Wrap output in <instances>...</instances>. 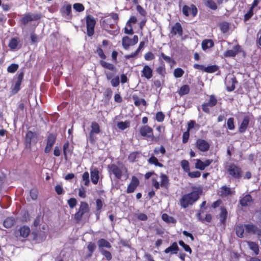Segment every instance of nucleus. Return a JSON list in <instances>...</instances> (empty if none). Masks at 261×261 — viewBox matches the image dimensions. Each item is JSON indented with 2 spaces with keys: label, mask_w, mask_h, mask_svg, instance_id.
Instances as JSON below:
<instances>
[{
  "label": "nucleus",
  "mask_w": 261,
  "mask_h": 261,
  "mask_svg": "<svg viewBox=\"0 0 261 261\" xmlns=\"http://www.w3.org/2000/svg\"><path fill=\"white\" fill-rule=\"evenodd\" d=\"M204 5L213 10H216L217 9V5L213 0H205Z\"/></svg>",
  "instance_id": "nucleus-45"
},
{
  "label": "nucleus",
  "mask_w": 261,
  "mask_h": 261,
  "mask_svg": "<svg viewBox=\"0 0 261 261\" xmlns=\"http://www.w3.org/2000/svg\"><path fill=\"white\" fill-rule=\"evenodd\" d=\"M91 129L89 133V141L91 144H95L96 143V138L94 134H98L101 130L98 123L95 121H93L91 124Z\"/></svg>",
  "instance_id": "nucleus-11"
},
{
  "label": "nucleus",
  "mask_w": 261,
  "mask_h": 261,
  "mask_svg": "<svg viewBox=\"0 0 261 261\" xmlns=\"http://www.w3.org/2000/svg\"><path fill=\"white\" fill-rule=\"evenodd\" d=\"M204 72L209 73L215 72L219 69V67L216 65H213L205 67Z\"/></svg>",
  "instance_id": "nucleus-47"
},
{
  "label": "nucleus",
  "mask_w": 261,
  "mask_h": 261,
  "mask_svg": "<svg viewBox=\"0 0 261 261\" xmlns=\"http://www.w3.org/2000/svg\"><path fill=\"white\" fill-rule=\"evenodd\" d=\"M97 245L99 249V251L101 250H105L103 248H107L110 249L112 246L111 244L106 240L104 239H100L97 241Z\"/></svg>",
  "instance_id": "nucleus-32"
},
{
  "label": "nucleus",
  "mask_w": 261,
  "mask_h": 261,
  "mask_svg": "<svg viewBox=\"0 0 261 261\" xmlns=\"http://www.w3.org/2000/svg\"><path fill=\"white\" fill-rule=\"evenodd\" d=\"M91 179L92 183L96 185L99 180V171L97 168H94L90 170Z\"/></svg>",
  "instance_id": "nucleus-29"
},
{
  "label": "nucleus",
  "mask_w": 261,
  "mask_h": 261,
  "mask_svg": "<svg viewBox=\"0 0 261 261\" xmlns=\"http://www.w3.org/2000/svg\"><path fill=\"white\" fill-rule=\"evenodd\" d=\"M178 34L179 36L181 37L183 35V29L181 24L177 22L173 25L171 27L170 32V35L172 37H174Z\"/></svg>",
  "instance_id": "nucleus-18"
},
{
  "label": "nucleus",
  "mask_w": 261,
  "mask_h": 261,
  "mask_svg": "<svg viewBox=\"0 0 261 261\" xmlns=\"http://www.w3.org/2000/svg\"><path fill=\"white\" fill-rule=\"evenodd\" d=\"M109 19H102L100 23L101 27L106 31H109V29H112L111 25L108 24Z\"/></svg>",
  "instance_id": "nucleus-53"
},
{
  "label": "nucleus",
  "mask_w": 261,
  "mask_h": 261,
  "mask_svg": "<svg viewBox=\"0 0 261 261\" xmlns=\"http://www.w3.org/2000/svg\"><path fill=\"white\" fill-rule=\"evenodd\" d=\"M238 83L235 77H231L226 82V88L227 91L231 92L236 88V84Z\"/></svg>",
  "instance_id": "nucleus-26"
},
{
  "label": "nucleus",
  "mask_w": 261,
  "mask_h": 261,
  "mask_svg": "<svg viewBox=\"0 0 261 261\" xmlns=\"http://www.w3.org/2000/svg\"><path fill=\"white\" fill-rule=\"evenodd\" d=\"M96 23V20L93 16L91 15H88L86 16V23L87 34L89 37H91L94 35Z\"/></svg>",
  "instance_id": "nucleus-10"
},
{
  "label": "nucleus",
  "mask_w": 261,
  "mask_h": 261,
  "mask_svg": "<svg viewBox=\"0 0 261 261\" xmlns=\"http://www.w3.org/2000/svg\"><path fill=\"white\" fill-rule=\"evenodd\" d=\"M139 152L138 151H134L129 153L128 156V160L129 162L133 163L138 157Z\"/></svg>",
  "instance_id": "nucleus-55"
},
{
  "label": "nucleus",
  "mask_w": 261,
  "mask_h": 261,
  "mask_svg": "<svg viewBox=\"0 0 261 261\" xmlns=\"http://www.w3.org/2000/svg\"><path fill=\"white\" fill-rule=\"evenodd\" d=\"M38 141V135L36 132L28 130L24 137V145L25 148L31 149L32 146L35 145Z\"/></svg>",
  "instance_id": "nucleus-5"
},
{
  "label": "nucleus",
  "mask_w": 261,
  "mask_h": 261,
  "mask_svg": "<svg viewBox=\"0 0 261 261\" xmlns=\"http://www.w3.org/2000/svg\"><path fill=\"white\" fill-rule=\"evenodd\" d=\"M63 151L65 160H67L68 154L71 155L73 152V147L71 148L70 146V144L68 141H67L64 144Z\"/></svg>",
  "instance_id": "nucleus-27"
},
{
  "label": "nucleus",
  "mask_w": 261,
  "mask_h": 261,
  "mask_svg": "<svg viewBox=\"0 0 261 261\" xmlns=\"http://www.w3.org/2000/svg\"><path fill=\"white\" fill-rule=\"evenodd\" d=\"M41 18V15L39 13L32 14L30 13L25 14L20 19V21L23 25H26L29 22L39 20Z\"/></svg>",
  "instance_id": "nucleus-14"
},
{
  "label": "nucleus",
  "mask_w": 261,
  "mask_h": 261,
  "mask_svg": "<svg viewBox=\"0 0 261 261\" xmlns=\"http://www.w3.org/2000/svg\"><path fill=\"white\" fill-rule=\"evenodd\" d=\"M89 212L88 204L86 202L82 201L80 203L78 211L74 215V219L76 223H80L84 215Z\"/></svg>",
  "instance_id": "nucleus-8"
},
{
  "label": "nucleus",
  "mask_w": 261,
  "mask_h": 261,
  "mask_svg": "<svg viewBox=\"0 0 261 261\" xmlns=\"http://www.w3.org/2000/svg\"><path fill=\"white\" fill-rule=\"evenodd\" d=\"M203 211L200 210L198 213L197 214V217L198 220L202 223L206 222H211L212 220V216L210 214H207L205 215L204 218H202L201 216V213H203Z\"/></svg>",
  "instance_id": "nucleus-28"
},
{
  "label": "nucleus",
  "mask_w": 261,
  "mask_h": 261,
  "mask_svg": "<svg viewBox=\"0 0 261 261\" xmlns=\"http://www.w3.org/2000/svg\"><path fill=\"white\" fill-rule=\"evenodd\" d=\"M152 69L147 65H144L141 70V76L144 77L147 80H149L152 77Z\"/></svg>",
  "instance_id": "nucleus-23"
},
{
  "label": "nucleus",
  "mask_w": 261,
  "mask_h": 261,
  "mask_svg": "<svg viewBox=\"0 0 261 261\" xmlns=\"http://www.w3.org/2000/svg\"><path fill=\"white\" fill-rule=\"evenodd\" d=\"M214 46V42L212 39H204L202 41L201 46L203 50L213 47Z\"/></svg>",
  "instance_id": "nucleus-36"
},
{
  "label": "nucleus",
  "mask_w": 261,
  "mask_h": 261,
  "mask_svg": "<svg viewBox=\"0 0 261 261\" xmlns=\"http://www.w3.org/2000/svg\"><path fill=\"white\" fill-rule=\"evenodd\" d=\"M228 215V212L224 206L220 207V213L219 215L220 221L219 223L222 225L224 227L226 224V219Z\"/></svg>",
  "instance_id": "nucleus-19"
},
{
  "label": "nucleus",
  "mask_w": 261,
  "mask_h": 261,
  "mask_svg": "<svg viewBox=\"0 0 261 261\" xmlns=\"http://www.w3.org/2000/svg\"><path fill=\"white\" fill-rule=\"evenodd\" d=\"M82 179L85 181L84 185L88 186L89 185V174L88 172H85L82 175Z\"/></svg>",
  "instance_id": "nucleus-61"
},
{
  "label": "nucleus",
  "mask_w": 261,
  "mask_h": 261,
  "mask_svg": "<svg viewBox=\"0 0 261 261\" xmlns=\"http://www.w3.org/2000/svg\"><path fill=\"white\" fill-rule=\"evenodd\" d=\"M245 230L244 225L241 224L237 225L236 228V235L240 238H243Z\"/></svg>",
  "instance_id": "nucleus-42"
},
{
  "label": "nucleus",
  "mask_w": 261,
  "mask_h": 261,
  "mask_svg": "<svg viewBox=\"0 0 261 261\" xmlns=\"http://www.w3.org/2000/svg\"><path fill=\"white\" fill-rule=\"evenodd\" d=\"M140 135L146 139H150L152 141L156 142L157 139L153 135V129L148 125H143L139 129Z\"/></svg>",
  "instance_id": "nucleus-9"
},
{
  "label": "nucleus",
  "mask_w": 261,
  "mask_h": 261,
  "mask_svg": "<svg viewBox=\"0 0 261 261\" xmlns=\"http://www.w3.org/2000/svg\"><path fill=\"white\" fill-rule=\"evenodd\" d=\"M154 153L155 155L159 154L160 153H162V155H164L166 153V149L164 146L161 145L160 148L155 147L154 149Z\"/></svg>",
  "instance_id": "nucleus-57"
},
{
  "label": "nucleus",
  "mask_w": 261,
  "mask_h": 261,
  "mask_svg": "<svg viewBox=\"0 0 261 261\" xmlns=\"http://www.w3.org/2000/svg\"><path fill=\"white\" fill-rule=\"evenodd\" d=\"M191 11V14L193 15V16H195L197 13V9L196 7L193 5L192 4L191 5V8H190L189 6L187 5H184L182 7V13L184 15H185L186 16H188L189 15V11Z\"/></svg>",
  "instance_id": "nucleus-20"
},
{
  "label": "nucleus",
  "mask_w": 261,
  "mask_h": 261,
  "mask_svg": "<svg viewBox=\"0 0 261 261\" xmlns=\"http://www.w3.org/2000/svg\"><path fill=\"white\" fill-rule=\"evenodd\" d=\"M178 243L179 245L184 248L185 251L189 252L190 254L192 253V251L191 248L188 245L185 244L184 241L180 240Z\"/></svg>",
  "instance_id": "nucleus-56"
},
{
  "label": "nucleus",
  "mask_w": 261,
  "mask_h": 261,
  "mask_svg": "<svg viewBox=\"0 0 261 261\" xmlns=\"http://www.w3.org/2000/svg\"><path fill=\"white\" fill-rule=\"evenodd\" d=\"M87 249L88 251V254L87 255V257H91L94 252V251L96 249V245L95 243L90 242L88 243V244L87 245Z\"/></svg>",
  "instance_id": "nucleus-38"
},
{
  "label": "nucleus",
  "mask_w": 261,
  "mask_h": 261,
  "mask_svg": "<svg viewBox=\"0 0 261 261\" xmlns=\"http://www.w3.org/2000/svg\"><path fill=\"white\" fill-rule=\"evenodd\" d=\"M132 98L134 100V104L136 107H139L141 104L144 106H147L146 100L143 98H139L137 95H133L132 96Z\"/></svg>",
  "instance_id": "nucleus-37"
},
{
  "label": "nucleus",
  "mask_w": 261,
  "mask_h": 261,
  "mask_svg": "<svg viewBox=\"0 0 261 261\" xmlns=\"http://www.w3.org/2000/svg\"><path fill=\"white\" fill-rule=\"evenodd\" d=\"M220 28L222 33H226L229 30V24L227 22H223L220 24Z\"/></svg>",
  "instance_id": "nucleus-54"
},
{
  "label": "nucleus",
  "mask_w": 261,
  "mask_h": 261,
  "mask_svg": "<svg viewBox=\"0 0 261 261\" xmlns=\"http://www.w3.org/2000/svg\"><path fill=\"white\" fill-rule=\"evenodd\" d=\"M234 192V191L233 192L229 187L226 186H223L220 188L219 195L221 197H225L228 195L233 194Z\"/></svg>",
  "instance_id": "nucleus-31"
},
{
  "label": "nucleus",
  "mask_w": 261,
  "mask_h": 261,
  "mask_svg": "<svg viewBox=\"0 0 261 261\" xmlns=\"http://www.w3.org/2000/svg\"><path fill=\"white\" fill-rule=\"evenodd\" d=\"M249 118L248 116H244L240 125L239 127V133H244L246 132L249 125Z\"/></svg>",
  "instance_id": "nucleus-25"
},
{
  "label": "nucleus",
  "mask_w": 261,
  "mask_h": 261,
  "mask_svg": "<svg viewBox=\"0 0 261 261\" xmlns=\"http://www.w3.org/2000/svg\"><path fill=\"white\" fill-rule=\"evenodd\" d=\"M121 167L119 168L115 164H112L108 166L109 172L112 173L118 179H120L123 175V172L127 174L128 170L126 167L121 163Z\"/></svg>",
  "instance_id": "nucleus-6"
},
{
  "label": "nucleus",
  "mask_w": 261,
  "mask_h": 261,
  "mask_svg": "<svg viewBox=\"0 0 261 261\" xmlns=\"http://www.w3.org/2000/svg\"><path fill=\"white\" fill-rule=\"evenodd\" d=\"M20 42V40L18 37L12 38L9 41L8 46L11 49H16Z\"/></svg>",
  "instance_id": "nucleus-34"
},
{
  "label": "nucleus",
  "mask_w": 261,
  "mask_h": 261,
  "mask_svg": "<svg viewBox=\"0 0 261 261\" xmlns=\"http://www.w3.org/2000/svg\"><path fill=\"white\" fill-rule=\"evenodd\" d=\"M161 58L163 59L165 62L167 63L170 64L173 63L174 64L175 61L174 59H172L170 57L166 56L164 53L160 52L159 55V60L161 61Z\"/></svg>",
  "instance_id": "nucleus-40"
},
{
  "label": "nucleus",
  "mask_w": 261,
  "mask_h": 261,
  "mask_svg": "<svg viewBox=\"0 0 261 261\" xmlns=\"http://www.w3.org/2000/svg\"><path fill=\"white\" fill-rule=\"evenodd\" d=\"M202 192L201 189L193 190L191 192L184 195L180 200V203L181 207L186 208L189 205H192L199 198Z\"/></svg>",
  "instance_id": "nucleus-2"
},
{
  "label": "nucleus",
  "mask_w": 261,
  "mask_h": 261,
  "mask_svg": "<svg viewBox=\"0 0 261 261\" xmlns=\"http://www.w3.org/2000/svg\"><path fill=\"white\" fill-rule=\"evenodd\" d=\"M67 203L70 208H74L77 204V200L74 198H71L67 200Z\"/></svg>",
  "instance_id": "nucleus-63"
},
{
  "label": "nucleus",
  "mask_w": 261,
  "mask_h": 261,
  "mask_svg": "<svg viewBox=\"0 0 261 261\" xmlns=\"http://www.w3.org/2000/svg\"><path fill=\"white\" fill-rule=\"evenodd\" d=\"M19 65L17 64L13 63L9 65L7 68V71L9 73H14L18 69Z\"/></svg>",
  "instance_id": "nucleus-51"
},
{
  "label": "nucleus",
  "mask_w": 261,
  "mask_h": 261,
  "mask_svg": "<svg viewBox=\"0 0 261 261\" xmlns=\"http://www.w3.org/2000/svg\"><path fill=\"white\" fill-rule=\"evenodd\" d=\"M244 227L246 233L252 234H256L259 239L261 238V228H259L253 224H245Z\"/></svg>",
  "instance_id": "nucleus-13"
},
{
  "label": "nucleus",
  "mask_w": 261,
  "mask_h": 261,
  "mask_svg": "<svg viewBox=\"0 0 261 261\" xmlns=\"http://www.w3.org/2000/svg\"><path fill=\"white\" fill-rule=\"evenodd\" d=\"M148 163L151 165H154L159 167H163L164 165L159 162L158 159L154 155H151L147 160Z\"/></svg>",
  "instance_id": "nucleus-39"
},
{
  "label": "nucleus",
  "mask_w": 261,
  "mask_h": 261,
  "mask_svg": "<svg viewBox=\"0 0 261 261\" xmlns=\"http://www.w3.org/2000/svg\"><path fill=\"white\" fill-rule=\"evenodd\" d=\"M100 252L102 255L105 256L107 260L110 261L112 259V256L111 253L109 251L106 250H101Z\"/></svg>",
  "instance_id": "nucleus-58"
},
{
  "label": "nucleus",
  "mask_w": 261,
  "mask_h": 261,
  "mask_svg": "<svg viewBox=\"0 0 261 261\" xmlns=\"http://www.w3.org/2000/svg\"><path fill=\"white\" fill-rule=\"evenodd\" d=\"M24 77L23 71L18 72L13 78L15 82L14 85L12 87V92L13 94H16L20 89V86Z\"/></svg>",
  "instance_id": "nucleus-12"
},
{
  "label": "nucleus",
  "mask_w": 261,
  "mask_h": 261,
  "mask_svg": "<svg viewBox=\"0 0 261 261\" xmlns=\"http://www.w3.org/2000/svg\"><path fill=\"white\" fill-rule=\"evenodd\" d=\"M209 99L207 102L201 105V109L203 112L206 114L210 113V108H213L218 104V98L216 95L211 94L208 96Z\"/></svg>",
  "instance_id": "nucleus-7"
},
{
  "label": "nucleus",
  "mask_w": 261,
  "mask_h": 261,
  "mask_svg": "<svg viewBox=\"0 0 261 261\" xmlns=\"http://www.w3.org/2000/svg\"><path fill=\"white\" fill-rule=\"evenodd\" d=\"M139 184L140 181L139 179L136 176H133L131 181L127 186L126 193L127 194L133 193L139 186Z\"/></svg>",
  "instance_id": "nucleus-16"
},
{
  "label": "nucleus",
  "mask_w": 261,
  "mask_h": 261,
  "mask_svg": "<svg viewBox=\"0 0 261 261\" xmlns=\"http://www.w3.org/2000/svg\"><path fill=\"white\" fill-rule=\"evenodd\" d=\"M253 202V200L251 195L249 194L245 195L239 201L240 204L242 207L249 206Z\"/></svg>",
  "instance_id": "nucleus-22"
},
{
  "label": "nucleus",
  "mask_w": 261,
  "mask_h": 261,
  "mask_svg": "<svg viewBox=\"0 0 261 261\" xmlns=\"http://www.w3.org/2000/svg\"><path fill=\"white\" fill-rule=\"evenodd\" d=\"M160 184L158 181V177H152L151 178V186L156 190L159 189L160 187L168 190L170 186V180L168 176L164 174H160Z\"/></svg>",
  "instance_id": "nucleus-4"
},
{
  "label": "nucleus",
  "mask_w": 261,
  "mask_h": 261,
  "mask_svg": "<svg viewBox=\"0 0 261 261\" xmlns=\"http://www.w3.org/2000/svg\"><path fill=\"white\" fill-rule=\"evenodd\" d=\"M95 53L97 54L98 56L102 59L99 61L100 65L104 68L109 70L111 72L105 71V74L106 79L108 81H110L111 84L113 87H117L120 84V77L119 76L117 75H115L117 69L115 65L114 64L107 62L103 61L107 58L106 55L104 54L103 50L100 46H98Z\"/></svg>",
  "instance_id": "nucleus-1"
},
{
  "label": "nucleus",
  "mask_w": 261,
  "mask_h": 261,
  "mask_svg": "<svg viewBox=\"0 0 261 261\" xmlns=\"http://www.w3.org/2000/svg\"><path fill=\"white\" fill-rule=\"evenodd\" d=\"M19 236L24 239L27 238L31 232L30 227L27 225H23L19 227L18 230Z\"/></svg>",
  "instance_id": "nucleus-24"
},
{
  "label": "nucleus",
  "mask_w": 261,
  "mask_h": 261,
  "mask_svg": "<svg viewBox=\"0 0 261 261\" xmlns=\"http://www.w3.org/2000/svg\"><path fill=\"white\" fill-rule=\"evenodd\" d=\"M132 43V39H130L128 36H126L122 38V45L125 49L127 50L130 46H133V45Z\"/></svg>",
  "instance_id": "nucleus-35"
},
{
  "label": "nucleus",
  "mask_w": 261,
  "mask_h": 261,
  "mask_svg": "<svg viewBox=\"0 0 261 261\" xmlns=\"http://www.w3.org/2000/svg\"><path fill=\"white\" fill-rule=\"evenodd\" d=\"M180 165L185 172L188 173L190 170L189 163L187 160H182L181 161Z\"/></svg>",
  "instance_id": "nucleus-49"
},
{
  "label": "nucleus",
  "mask_w": 261,
  "mask_h": 261,
  "mask_svg": "<svg viewBox=\"0 0 261 261\" xmlns=\"http://www.w3.org/2000/svg\"><path fill=\"white\" fill-rule=\"evenodd\" d=\"M248 245L250 249L252 250L256 255L259 253V247L257 243L253 242H249Z\"/></svg>",
  "instance_id": "nucleus-46"
},
{
  "label": "nucleus",
  "mask_w": 261,
  "mask_h": 261,
  "mask_svg": "<svg viewBox=\"0 0 261 261\" xmlns=\"http://www.w3.org/2000/svg\"><path fill=\"white\" fill-rule=\"evenodd\" d=\"M195 146L197 149L202 152H205L210 149L209 143L205 140L198 139L195 143Z\"/></svg>",
  "instance_id": "nucleus-17"
},
{
  "label": "nucleus",
  "mask_w": 261,
  "mask_h": 261,
  "mask_svg": "<svg viewBox=\"0 0 261 261\" xmlns=\"http://www.w3.org/2000/svg\"><path fill=\"white\" fill-rule=\"evenodd\" d=\"M227 128L230 130H233L235 128V126L234 124V118L232 117H230L228 119L227 121Z\"/></svg>",
  "instance_id": "nucleus-60"
},
{
  "label": "nucleus",
  "mask_w": 261,
  "mask_h": 261,
  "mask_svg": "<svg viewBox=\"0 0 261 261\" xmlns=\"http://www.w3.org/2000/svg\"><path fill=\"white\" fill-rule=\"evenodd\" d=\"M73 9L78 12H81L85 9L84 5L81 3H75L73 5Z\"/></svg>",
  "instance_id": "nucleus-59"
},
{
  "label": "nucleus",
  "mask_w": 261,
  "mask_h": 261,
  "mask_svg": "<svg viewBox=\"0 0 261 261\" xmlns=\"http://www.w3.org/2000/svg\"><path fill=\"white\" fill-rule=\"evenodd\" d=\"M226 170L228 176L230 179L239 180L242 177V168L233 163L227 165Z\"/></svg>",
  "instance_id": "nucleus-3"
},
{
  "label": "nucleus",
  "mask_w": 261,
  "mask_h": 261,
  "mask_svg": "<svg viewBox=\"0 0 261 261\" xmlns=\"http://www.w3.org/2000/svg\"><path fill=\"white\" fill-rule=\"evenodd\" d=\"M241 51V47L239 45H234L232 49H228L224 53L225 57H234Z\"/></svg>",
  "instance_id": "nucleus-21"
},
{
  "label": "nucleus",
  "mask_w": 261,
  "mask_h": 261,
  "mask_svg": "<svg viewBox=\"0 0 261 261\" xmlns=\"http://www.w3.org/2000/svg\"><path fill=\"white\" fill-rule=\"evenodd\" d=\"M60 13L63 17L67 20H71L72 18L71 5L63 6L60 9Z\"/></svg>",
  "instance_id": "nucleus-15"
},
{
  "label": "nucleus",
  "mask_w": 261,
  "mask_h": 261,
  "mask_svg": "<svg viewBox=\"0 0 261 261\" xmlns=\"http://www.w3.org/2000/svg\"><path fill=\"white\" fill-rule=\"evenodd\" d=\"M130 123L129 121H125L124 122L121 121L117 123V127L120 130H123L129 126Z\"/></svg>",
  "instance_id": "nucleus-48"
},
{
  "label": "nucleus",
  "mask_w": 261,
  "mask_h": 261,
  "mask_svg": "<svg viewBox=\"0 0 261 261\" xmlns=\"http://www.w3.org/2000/svg\"><path fill=\"white\" fill-rule=\"evenodd\" d=\"M184 72V70L181 68H176L174 70L173 75L175 77L179 78L183 76Z\"/></svg>",
  "instance_id": "nucleus-50"
},
{
  "label": "nucleus",
  "mask_w": 261,
  "mask_h": 261,
  "mask_svg": "<svg viewBox=\"0 0 261 261\" xmlns=\"http://www.w3.org/2000/svg\"><path fill=\"white\" fill-rule=\"evenodd\" d=\"M144 57L146 61H151L155 58V56L152 52L148 51L144 55Z\"/></svg>",
  "instance_id": "nucleus-64"
},
{
  "label": "nucleus",
  "mask_w": 261,
  "mask_h": 261,
  "mask_svg": "<svg viewBox=\"0 0 261 261\" xmlns=\"http://www.w3.org/2000/svg\"><path fill=\"white\" fill-rule=\"evenodd\" d=\"M57 136V135L56 134H49L47 137L46 144L49 145V146L51 145V146H53L56 141Z\"/></svg>",
  "instance_id": "nucleus-41"
},
{
  "label": "nucleus",
  "mask_w": 261,
  "mask_h": 261,
  "mask_svg": "<svg viewBox=\"0 0 261 261\" xmlns=\"http://www.w3.org/2000/svg\"><path fill=\"white\" fill-rule=\"evenodd\" d=\"M165 115L162 112H158L156 113L155 119L158 122H162L164 121Z\"/></svg>",
  "instance_id": "nucleus-62"
},
{
  "label": "nucleus",
  "mask_w": 261,
  "mask_h": 261,
  "mask_svg": "<svg viewBox=\"0 0 261 261\" xmlns=\"http://www.w3.org/2000/svg\"><path fill=\"white\" fill-rule=\"evenodd\" d=\"M156 73L161 75V77L164 78L166 73L165 65L164 64L158 66L155 70Z\"/></svg>",
  "instance_id": "nucleus-44"
},
{
  "label": "nucleus",
  "mask_w": 261,
  "mask_h": 261,
  "mask_svg": "<svg viewBox=\"0 0 261 261\" xmlns=\"http://www.w3.org/2000/svg\"><path fill=\"white\" fill-rule=\"evenodd\" d=\"M196 163L195 164V167L196 169L203 170L205 169V167L204 165V163L200 159H196Z\"/></svg>",
  "instance_id": "nucleus-52"
},
{
  "label": "nucleus",
  "mask_w": 261,
  "mask_h": 261,
  "mask_svg": "<svg viewBox=\"0 0 261 261\" xmlns=\"http://www.w3.org/2000/svg\"><path fill=\"white\" fill-rule=\"evenodd\" d=\"M190 90V89L189 86L188 85H184L180 88L178 91V93L180 96H182L188 94L189 93Z\"/></svg>",
  "instance_id": "nucleus-43"
},
{
  "label": "nucleus",
  "mask_w": 261,
  "mask_h": 261,
  "mask_svg": "<svg viewBox=\"0 0 261 261\" xmlns=\"http://www.w3.org/2000/svg\"><path fill=\"white\" fill-rule=\"evenodd\" d=\"M179 248L176 242L173 243L169 247L164 250L165 253L171 252L172 254H176Z\"/></svg>",
  "instance_id": "nucleus-33"
},
{
  "label": "nucleus",
  "mask_w": 261,
  "mask_h": 261,
  "mask_svg": "<svg viewBox=\"0 0 261 261\" xmlns=\"http://www.w3.org/2000/svg\"><path fill=\"white\" fill-rule=\"evenodd\" d=\"M16 222V220L13 216L7 217L3 222V225L7 228H11Z\"/></svg>",
  "instance_id": "nucleus-30"
}]
</instances>
